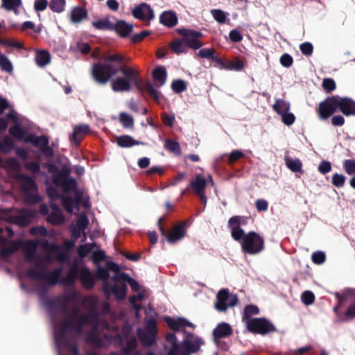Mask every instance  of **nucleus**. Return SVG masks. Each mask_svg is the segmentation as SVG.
<instances>
[{
    "instance_id": "0eeeda50",
    "label": "nucleus",
    "mask_w": 355,
    "mask_h": 355,
    "mask_svg": "<svg viewBox=\"0 0 355 355\" xmlns=\"http://www.w3.org/2000/svg\"><path fill=\"white\" fill-rule=\"evenodd\" d=\"M290 103L281 98H276L273 110L281 116L282 121L286 125H292L295 120V115L290 112Z\"/></svg>"
},
{
    "instance_id": "412c9836",
    "label": "nucleus",
    "mask_w": 355,
    "mask_h": 355,
    "mask_svg": "<svg viewBox=\"0 0 355 355\" xmlns=\"http://www.w3.org/2000/svg\"><path fill=\"white\" fill-rule=\"evenodd\" d=\"M187 335V338L182 341V346L188 353H196L202 344V339L200 338H196L194 340H191L190 338H193V334L184 331Z\"/></svg>"
},
{
    "instance_id": "052dcab7",
    "label": "nucleus",
    "mask_w": 355,
    "mask_h": 355,
    "mask_svg": "<svg viewBox=\"0 0 355 355\" xmlns=\"http://www.w3.org/2000/svg\"><path fill=\"white\" fill-rule=\"evenodd\" d=\"M44 272L43 269L42 271H38L37 269L32 268L27 270L26 276L30 279L42 280L44 277Z\"/></svg>"
},
{
    "instance_id": "7ed1b4c3",
    "label": "nucleus",
    "mask_w": 355,
    "mask_h": 355,
    "mask_svg": "<svg viewBox=\"0 0 355 355\" xmlns=\"http://www.w3.org/2000/svg\"><path fill=\"white\" fill-rule=\"evenodd\" d=\"M239 242L243 252L250 255L260 253L265 247L263 238L254 231L244 234Z\"/></svg>"
},
{
    "instance_id": "774afa93",
    "label": "nucleus",
    "mask_w": 355,
    "mask_h": 355,
    "mask_svg": "<svg viewBox=\"0 0 355 355\" xmlns=\"http://www.w3.org/2000/svg\"><path fill=\"white\" fill-rule=\"evenodd\" d=\"M19 167L17 159L14 157H10L4 161L3 168L12 170H17Z\"/></svg>"
},
{
    "instance_id": "338daca9",
    "label": "nucleus",
    "mask_w": 355,
    "mask_h": 355,
    "mask_svg": "<svg viewBox=\"0 0 355 355\" xmlns=\"http://www.w3.org/2000/svg\"><path fill=\"white\" fill-rule=\"evenodd\" d=\"M312 261L315 264H322L325 261V254L322 251L314 252L311 255Z\"/></svg>"
},
{
    "instance_id": "4c0bfd02",
    "label": "nucleus",
    "mask_w": 355,
    "mask_h": 355,
    "mask_svg": "<svg viewBox=\"0 0 355 355\" xmlns=\"http://www.w3.org/2000/svg\"><path fill=\"white\" fill-rule=\"evenodd\" d=\"M36 244L32 241H28L25 245L26 259L28 261H35L37 258L35 254Z\"/></svg>"
},
{
    "instance_id": "5701e85b",
    "label": "nucleus",
    "mask_w": 355,
    "mask_h": 355,
    "mask_svg": "<svg viewBox=\"0 0 355 355\" xmlns=\"http://www.w3.org/2000/svg\"><path fill=\"white\" fill-rule=\"evenodd\" d=\"M80 275V270L77 263H73L69 269L65 277L60 279V284L62 285H73L77 280Z\"/></svg>"
},
{
    "instance_id": "ddd939ff",
    "label": "nucleus",
    "mask_w": 355,
    "mask_h": 355,
    "mask_svg": "<svg viewBox=\"0 0 355 355\" xmlns=\"http://www.w3.org/2000/svg\"><path fill=\"white\" fill-rule=\"evenodd\" d=\"M90 128L87 124H80L74 126L73 132L69 134V138L71 146L77 148L80 142L89 133Z\"/></svg>"
},
{
    "instance_id": "20e7f679",
    "label": "nucleus",
    "mask_w": 355,
    "mask_h": 355,
    "mask_svg": "<svg viewBox=\"0 0 355 355\" xmlns=\"http://www.w3.org/2000/svg\"><path fill=\"white\" fill-rule=\"evenodd\" d=\"M165 218L166 216H163L158 219L157 227L161 234L166 237L168 243H175L185 236L187 229L190 225L188 220L182 221L176 224L173 227L171 232L168 233L162 226V223Z\"/></svg>"
},
{
    "instance_id": "37998d69",
    "label": "nucleus",
    "mask_w": 355,
    "mask_h": 355,
    "mask_svg": "<svg viewBox=\"0 0 355 355\" xmlns=\"http://www.w3.org/2000/svg\"><path fill=\"white\" fill-rule=\"evenodd\" d=\"M243 68V62L238 58H236L231 61L227 62L225 66V69L230 71H241Z\"/></svg>"
},
{
    "instance_id": "473e14b6",
    "label": "nucleus",
    "mask_w": 355,
    "mask_h": 355,
    "mask_svg": "<svg viewBox=\"0 0 355 355\" xmlns=\"http://www.w3.org/2000/svg\"><path fill=\"white\" fill-rule=\"evenodd\" d=\"M166 76V69L163 66L157 67L153 70V76L159 87L165 84Z\"/></svg>"
},
{
    "instance_id": "680f3d73",
    "label": "nucleus",
    "mask_w": 355,
    "mask_h": 355,
    "mask_svg": "<svg viewBox=\"0 0 355 355\" xmlns=\"http://www.w3.org/2000/svg\"><path fill=\"white\" fill-rule=\"evenodd\" d=\"M62 306H63V304L61 302L60 298H59L58 297H57L54 299H52L47 302L48 308H49L51 309H53L54 311H60L62 313Z\"/></svg>"
},
{
    "instance_id": "a878e982",
    "label": "nucleus",
    "mask_w": 355,
    "mask_h": 355,
    "mask_svg": "<svg viewBox=\"0 0 355 355\" xmlns=\"http://www.w3.org/2000/svg\"><path fill=\"white\" fill-rule=\"evenodd\" d=\"M62 267H58L50 272H44V277L42 281L47 282L50 285L55 286L58 283H60L61 275L62 272Z\"/></svg>"
},
{
    "instance_id": "423d86ee",
    "label": "nucleus",
    "mask_w": 355,
    "mask_h": 355,
    "mask_svg": "<svg viewBox=\"0 0 355 355\" xmlns=\"http://www.w3.org/2000/svg\"><path fill=\"white\" fill-rule=\"evenodd\" d=\"M248 330L257 334L265 335L270 332L277 331L275 325L265 318H254L246 322Z\"/></svg>"
},
{
    "instance_id": "6e6552de",
    "label": "nucleus",
    "mask_w": 355,
    "mask_h": 355,
    "mask_svg": "<svg viewBox=\"0 0 355 355\" xmlns=\"http://www.w3.org/2000/svg\"><path fill=\"white\" fill-rule=\"evenodd\" d=\"M114 282L115 284L112 285L108 281H105L103 284V291L107 295L112 293L116 300H123L127 295V285L122 280Z\"/></svg>"
},
{
    "instance_id": "de8ad7c7",
    "label": "nucleus",
    "mask_w": 355,
    "mask_h": 355,
    "mask_svg": "<svg viewBox=\"0 0 355 355\" xmlns=\"http://www.w3.org/2000/svg\"><path fill=\"white\" fill-rule=\"evenodd\" d=\"M0 67L2 71L8 73H12L13 70L12 62L6 55L2 53H0Z\"/></svg>"
},
{
    "instance_id": "a211bd4d",
    "label": "nucleus",
    "mask_w": 355,
    "mask_h": 355,
    "mask_svg": "<svg viewBox=\"0 0 355 355\" xmlns=\"http://www.w3.org/2000/svg\"><path fill=\"white\" fill-rule=\"evenodd\" d=\"M17 180L20 184L21 190L24 193L36 191L37 190V186L33 178L26 174H18L17 175Z\"/></svg>"
},
{
    "instance_id": "8fccbe9b",
    "label": "nucleus",
    "mask_w": 355,
    "mask_h": 355,
    "mask_svg": "<svg viewBox=\"0 0 355 355\" xmlns=\"http://www.w3.org/2000/svg\"><path fill=\"white\" fill-rule=\"evenodd\" d=\"M14 148V142L10 137H5L0 141V152L7 153L10 152Z\"/></svg>"
},
{
    "instance_id": "bf43d9fd",
    "label": "nucleus",
    "mask_w": 355,
    "mask_h": 355,
    "mask_svg": "<svg viewBox=\"0 0 355 355\" xmlns=\"http://www.w3.org/2000/svg\"><path fill=\"white\" fill-rule=\"evenodd\" d=\"M343 168L349 175H355V160L345 159L343 162Z\"/></svg>"
},
{
    "instance_id": "69168bd1",
    "label": "nucleus",
    "mask_w": 355,
    "mask_h": 355,
    "mask_svg": "<svg viewBox=\"0 0 355 355\" xmlns=\"http://www.w3.org/2000/svg\"><path fill=\"white\" fill-rule=\"evenodd\" d=\"M302 302L306 306L311 305L314 302L315 295L313 292L306 291L302 293L301 297Z\"/></svg>"
},
{
    "instance_id": "f3484780",
    "label": "nucleus",
    "mask_w": 355,
    "mask_h": 355,
    "mask_svg": "<svg viewBox=\"0 0 355 355\" xmlns=\"http://www.w3.org/2000/svg\"><path fill=\"white\" fill-rule=\"evenodd\" d=\"M9 133L17 141L26 144H27V139L31 134L29 132L28 128L23 125L21 122H17L14 125L11 126L9 129Z\"/></svg>"
},
{
    "instance_id": "c03bdc74",
    "label": "nucleus",
    "mask_w": 355,
    "mask_h": 355,
    "mask_svg": "<svg viewBox=\"0 0 355 355\" xmlns=\"http://www.w3.org/2000/svg\"><path fill=\"white\" fill-rule=\"evenodd\" d=\"M65 4V0H51L49 6L53 12L60 13L64 10Z\"/></svg>"
},
{
    "instance_id": "bb28decb",
    "label": "nucleus",
    "mask_w": 355,
    "mask_h": 355,
    "mask_svg": "<svg viewBox=\"0 0 355 355\" xmlns=\"http://www.w3.org/2000/svg\"><path fill=\"white\" fill-rule=\"evenodd\" d=\"M112 280L114 281H121L125 282V284H128L133 292H137L139 289V285L138 282L130 277L127 273L121 272L118 274H115L112 277Z\"/></svg>"
},
{
    "instance_id": "39448f33",
    "label": "nucleus",
    "mask_w": 355,
    "mask_h": 355,
    "mask_svg": "<svg viewBox=\"0 0 355 355\" xmlns=\"http://www.w3.org/2000/svg\"><path fill=\"white\" fill-rule=\"evenodd\" d=\"M27 140V144L33 146L42 155H54L56 153L57 146L53 142L50 144L49 139L46 135L38 136L31 133Z\"/></svg>"
},
{
    "instance_id": "5fc2aeb1",
    "label": "nucleus",
    "mask_w": 355,
    "mask_h": 355,
    "mask_svg": "<svg viewBox=\"0 0 355 355\" xmlns=\"http://www.w3.org/2000/svg\"><path fill=\"white\" fill-rule=\"evenodd\" d=\"M61 204L66 210V211L69 214H71L73 210V204L74 201L73 198L69 196H61Z\"/></svg>"
},
{
    "instance_id": "aec40b11",
    "label": "nucleus",
    "mask_w": 355,
    "mask_h": 355,
    "mask_svg": "<svg viewBox=\"0 0 355 355\" xmlns=\"http://www.w3.org/2000/svg\"><path fill=\"white\" fill-rule=\"evenodd\" d=\"M36 211L33 209H21L13 219L15 223L21 227H26L31 223V219L36 216Z\"/></svg>"
},
{
    "instance_id": "ea45409f",
    "label": "nucleus",
    "mask_w": 355,
    "mask_h": 355,
    "mask_svg": "<svg viewBox=\"0 0 355 355\" xmlns=\"http://www.w3.org/2000/svg\"><path fill=\"white\" fill-rule=\"evenodd\" d=\"M21 5V0H2V7L8 11H13L16 15L19 13L18 9Z\"/></svg>"
},
{
    "instance_id": "e2e57ef3",
    "label": "nucleus",
    "mask_w": 355,
    "mask_h": 355,
    "mask_svg": "<svg viewBox=\"0 0 355 355\" xmlns=\"http://www.w3.org/2000/svg\"><path fill=\"white\" fill-rule=\"evenodd\" d=\"M166 148L171 153L178 154L180 151V147L177 141L173 140H166L165 142Z\"/></svg>"
},
{
    "instance_id": "f8f14e48",
    "label": "nucleus",
    "mask_w": 355,
    "mask_h": 355,
    "mask_svg": "<svg viewBox=\"0 0 355 355\" xmlns=\"http://www.w3.org/2000/svg\"><path fill=\"white\" fill-rule=\"evenodd\" d=\"M337 110L336 96L327 98L325 101L319 104V117L322 120H326L336 112Z\"/></svg>"
},
{
    "instance_id": "9d476101",
    "label": "nucleus",
    "mask_w": 355,
    "mask_h": 355,
    "mask_svg": "<svg viewBox=\"0 0 355 355\" xmlns=\"http://www.w3.org/2000/svg\"><path fill=\"white\" fill-rule=\"evenodd\" d=\"M248 218L243 216H234L228 220V227L231 230V236L236 241H240L245 232L241 225L247 224Z\"/></svg>"
},
{
    "instance_id": "f704fd0d",
    "label": "nucleus",
    "mask_w": 355,
    "mask_h": 355,
    "mask_svg": "<svg viewBox=\"0 0 355 355\" xmlns=\"http://www.w3.org/2000/svg\"><path fill=\"white\" fill-rule=\"evenodd\" d=\"M115 141L119 146L122 148H130L139 144L138 141L129 135L116 137Z\"/></svg>"
},
{
    "instance_id": "2f4dec72",
    "label": "nucleus",
    "mask_w": 355,
    "mask_h": 355,
    "mask_svg": "<svg viewBox=\"0 0 355 355\" xmlns=\"http://www.w3.org/2000/svg\"><path fill=\"white\" fill-rule=\"evenodd\" d=\"M114 29L122 37L128 36L133 29V26L131 24H128L124 21H119L116 23Z\"/></svg>"
},
{
    "instance_id": "c756f323",
    "label": "nucleus",
    "mask_w": 355,
    "mask_h": 355,
    "mask_svg": "<svg viewBox=\"0 0 355 355\" xmlns=\"http://www.w3.org/2000/svg\"><path fill=\"white\" fill-rule=\"evenodd\" d=\"M159 21L168 27H173L178 23V17L172 11H165L159 17Z\"/></svg>"
},
{
    "instance_id": "393cba45",
    "label": "nucleus",
    "mask_w": 355,
    "mask_h": 355,
    "mask_svg": "<svg viewBox=\"0 0 355 355\" xmlns=\"http://www.w3.org/2000/svg\"><path fill=\"white\" fill-rule=\"evenodd\" d=\"M233 334L231 326L227 322H220L213 330V336L215 339L227 338Z\"/></svg>"
},
{
    "instance_id": "a19ab883",
    "label": "nucleus",
    "mask_w": 355,
    "mask_h": 355,
    "mask_svg": "<svg viewBox=\"0 0 355 355\" xmlns=\"http://www.w3.org/2000/svg\"><path fill=\"white\" fill-rule=\"evenodd\" d=\"M76 296L75 293H73L71 295H64L62 296H59L58 297L60 298L61 302L63 304L62 306V313L67 315L66 318H69L71 313L73 311V310L76 308L78 309V307H74L71 311H69L67 304L69 302L72 301Z\"/></svg>"
},
{
    "instance_id": "4468645a",
    "label": "nucleus",
    "mask_w": 355,
    "mask_h": 355,
    "mask_svg": "<svg viewBox=\"0 0 355 355\" xmlns=\"http://www.w3.org/2000/svg\"><path fill=\"white\" fill-rule=\"evenodd\" d=\"M132 14L135 18L150 21L155 18L153 10L146 3H141L134 8Z\"/></svg>"
},
{
    "instance_id": "f03ea898",
    "label": "nucleus",
    "mask_w": 355,
    "mask_h": 355,
    "mask_svg": "<svg viewBox=\"0 0 355 355\" xmlns=\"http://www.w3.org/2000/svg\"><path fill=\"white\" fill-rule=\"evenodd\" d=\"M80 309L76 308L71 313L69 318L63 319L57 330V339L73 355H79L78 347L67 338V334L74 331L76 334H82L85 324L92 322L97 323L98 313L96 310H92L89 313L80 315Z\"/></svg>"
},
{
    "instance_id": "4d7b16f0",
    "label": "nucleus",
    "mask_w": 355,
    "mask_h": 355,
    "mask_svg": "<svg viewBox=\"0 0 355 355\" xmlns=\"http://www.w3.org/2000/svg\"><path fill=\"white\" fill-rule=\"evenodd\" d=\"M345 180L346 178L344 175L337 173L333 174L331 178L332 184L337 188L343 187L345 185Z\"/></svg>"
},
{
    "instance_id": "cd10ccee",
    "label": "nucleus",
    "mask_w": 355,
    "mask_h": 355,
    "mask_svg": "<svg viewBox=\"0 0 355 355\" xmlns=\"http://www.w3.org/2000/svg\"><path fill=\"white\" fill-rule=\"evenodd\" d=\"M137 336L144 346L150 347L156 342L155 334L146 331L141 328L137 330Z\"/></svg>"
},
{
    "instance_id": "c85d7f7f",
    "label": "nucleus",
    "mask_w": 355,
    "mask_h": 355,
    "mask_svg": "<svg viewBox=\"0 0 355 355\" xmlns=\"http://www.w3.org/2000/svg\"><path fill=\"white\" fill-rule=\"evenodd\" d=\"M207 187V181L205 178L200 175H197L195 180L189 183V188L194 193H200L205 191Z\"/></svg>"
},
{
    "instance_id": "79ce46f5",
    "label": "nucleus",
    "mask_w": 355,
    "mask_h": 355,
    "mask_svg": "<svg viewBox=\"0 0 355 355\" xmlns=\"http://www.w3.org/2000/svg\"><path fill=\"white\" fill-rule=\"evenodd\" d=\"M21 243L19 241H12L8 247L3 248L0 250V257H6L15 253L20 247Z\"/></svg>"
},
{
    "instance_id": "13d9d810",
    "label": "nucleus",
    "mask_w": 355,
    "mask_h": 355,
    "mask_svg": "<svg viewBox=\"0 0 355 355\" xmlns=\"http://www.w3.org/2000/svg\"><path fill=\"white\" fill-rule=\"evenodd\" d=\"M171 88L175 93L179 94L187 89V85L183 80L178 79L172 83Z\"/></svg>"
},
{
    "instance_id": "6ab92c4d",
    "label": "nucleus",
    "mask_w": 355,
    "mask_h": 355,
    "mask_svg": "<svg viewBox=\"0 0 355 355\" xmlns=\"http://www.w3.org/2000/svg\"><path fill=\"white\" fill-rule=\"evenodd\" d=\"M165 322L173 331H178L181 328L191 327L195 328V325L187 320L184 318H178L176 319L173 318L170 316H166L164 318Z\"/></svg>"
},
{
    "instance_id": "6e6d98bb",
    "label": "nucleus",
    "mask_w": 355,
    "mask_h": 355,
    "mask_svg": "<svg viewBox=\"0 0 355 355\" xmlns=\"http://www.w3.org/2000/svg\"><path fill=\"white\" fill-rule=\"evenodd\" d=\"M259 313V309L257 306L253 304L247 305L244 309L243 319H251L250 317Z\"/></svg>"
},
{
    "instance_id": "4be33fe9",
    "label": "nucleus",
    "mask_w": 355,
    "mask_h": 355,
    "mask_svg": "<svg viewBox=\"0 0 355 355\" xmlns=\"http://www.w3.org/2000/svg\"><path fill=\"white\" fill-rule=\"evenodd\" d=\"M229 291L226 288L220 290L216 295V302L215 303V308L220 312L226 311L227 309V300L229 299Z\"/></svg>"
},
{
    "instance_id": "0e129e2a",
    "label": "nucleus",
    "mask_w": 355,
    "mask_h": 355,
    "mask_svg": "<svg viewBox=\"0 0 355 355\" xmlns=\"http://www.w3.org/2000/svg\"><path fill=\"white\" fill-rule=\"evenodd\" d=\"M92 248L93 244L92 243H85L83 245H80L77 249L78 256L80 258H85L87 254L92 251Z\"/></svg>"
},
{
    "instance_id": "dca6fc26",
    "label": "nucleus",
    "mask_w": 355,
    "mask_h": 355,
    "mask_svg": "<svg viewBox=\"0 0 355 355\" xmlns=\"http://www.w3.org/2000/svg\"><path fill=\"white\" fill-rule=\"evenodd\" d=\"M337 108L344 115L348 116H355V101L348 97H340L336 96Z\"/></svg>"
},
{
    "instance_id": "c9c22d12",
    "label": "nucleus",
    "mask_w": 355,
    "mask_h": 355,
    "mask_svg": "<svg viewBox=\"0 0 355 355\" xmlns=\"http://www.w3.org/2000/svg\"><path fill=\"white\" fill-rule=\"evenodd\" d=\"M87 16V10L82 7H76L71 12V20L74 23L80 22Z\"/></svg>"
},
{
    "instance_id": "49530a36",
    "label": "nucleus",
    "mask_w": 355,
    "mask_h": 355,
    "mask_svg": "<svg viewBox=\"0 0 355 355\" xmlns=\"http://www.w3.org/2000/svg\"><path fill=\"white\" fill-rule=\"evenodd\" d=\"M213 18L219 24L225 23L228 14L220 9H212L210 11Z\"/></svg>"
},
{
    "instance_id": "f257e3e1",
    "label": "nucleus",
    "mask_w": 355,
    "mask_h": 355,
    "mask_svg": "<svg viewBox=\"0 0 355 355\" xmlns=\"http://www.w3.org/2000/svg\"><path fill=\"white\" fill-rule=\"evenodd\" d=\"M124 57L120 54H112L105 58L104 62L95 63L92 66V75L94 80L101 85L106 84L112 77L121 72L123 77L112 80V89L115 92H129L133 85L137 90L145 89L155 100L159 101L161 93L150 83H144L137 70L122 65Z\"/></svg>"
},
{
    "instance_id": "58836bf2",
    "label": "nucleus",
    "mask_w": 355,
    "mask_h": 355,
    "mask_svg": "<svg viewBox=\"0 0 355 355\" xmlns=\"http://www.w3.org/2000/svg\"><path fill=\"white\" fill-rule=\"evenodd\" d=\"M50 54L46 51H39L36 52L35 62L40 67H44L48 64L50 62Z\"/></svg>"
},
{
    "instance_id": "1a4fd4ad",
    "label": "nucleus",
    "mask_w": 355,
    "mask_h": 355,
    "mask_svg": "<svg viewBox=\"0 0 355 355\" xmlns=\"http://www.w3.org/2000/svg\"><path fill=\"white\" fill-rule=\"evenodd\" d=\"M75 245L73 241H67L65 242V248L58 244L51 243L48 245V250L52 252H57L55 257L56 260L60 263H68L70 259L69 250Z\"/></svg>"
},
{
    "instance_id": "603ef678",
    "label": "nucleus",
    "mask_w": 355,
    "mask_h": 355,
    "mask_svg": "<svg viewBox=\"0 0 355 355\" xmlns=\"http://www.w3.org/2000/svg\"><path fill=\"white\" fill-rule=\"evenodd\" d=\"M137 347V341L135 338H130L126 340L123 351L125 355H130Z\"/></svg>"
},
{
    "instance_id": "09e8293b",
    "label": "nucleus",
    "mask_w": 355,
    "mask_h": 355,
    "mask_svg": "<svg viewBox=\"0 0 355 355\" xmlns=\"http://www.w3.org/2000/svg\"><path fill=\"white\" fill-rule=\"evenodd\" d=\"M93 26L99 30H112L114 28L113 24H112L107 19H101L92 22Z\"/></svg>"
},
{
    "instance_id": "7c9ffc66",
    "label": "nucleus",
    "mask_w": 355,
    "mask_h": 355,
    "mask_svg": "<svg viewBox=\"0 0 355 355\" xmlns=\"http://www.w3.org/2000/svg\"><path fill=\"white\" fill-rule=\"evenodd\" d=\"M98 323V321L97 323L92 322V324H94V329L88 333L86 337V342L94 346L95 347L100 348L103 346V340L95 331V330L97 329ZM90 324H92V323Z\"/></svg>"
},
{
    "instance_id": "72a5a7b5",
    "label": "nucleus",
    "mask_w": 355,
    "mask_h": 355,
    "mask_svg": "<svg viewBox=\"0 0 355 355\" xmlns=\"http://www.w3.org/2000/svg\"><path fill=\"white\" fill-rule=\"evenodd\" d=\"M355 318V302L347 306L343 313H338V320L340 322H349Z\"/></svg>"
},
{
    "instance_id": "b1692460",
    "label": "nucleus",
    "mask_w": 355,
    "mask_h": 355,
    "mask_svg": "<svg viewBox=\"0 0 355 355\" xmlns=\"http://www.w3.org/2000/svg\"><path fill=\"white\" fill-rule=\"evenodd\" d=\"M80 280L82 285L86 289H92L94 287L95 282L89 268L84 267L80 271Z\"/></svg>"
},
{
    "instance_id": "e433bc0d",
    "label": "nucleus",
    "mask_w": 355,
    "mask_h": 355,
    "mask_svg": "<svg viewBox=\"0 0 355 355\" xmlns=\"http://www.w3.org/2000/svg\"><path fill=\"white\" fill-rule=\"evenodd\" d=\"M286 166L293 172H302V164L299 159H293L291 157H285Z\"/></svg>"
},
{
    "instance_id": "3c124183",
    "label": "nucleus",
    "mask_w": 355,
    "mask_h": 355,
    "mask_svg": "<svg viewBox=\"0 0 355 355\" xmlns=\"http://www.w3.org/2000/svg\"><path fill=\"white\" fill-rule=\"evenodd\" d=\"M171 49L175 53L180 54L187 51V45L184 40L182 41L178 40L171 44Z\"/></svg>"
},
{
    "instance_id": "2eb2a0df",
    "label": "nucleus",
    "mask_w": 355,
    "mask_h": 355,
    "mask_svg": "<svg viewBox=\"0 0 355 355\" xmlns=\"http://www.w3.org/2000/svg\"><path fill=\"white\" fill-rule=\"evenodd\" d=\"M48 168L49 171L53 173L52 182L57 187H60L71 173V170L67 166H62L60 170H58L55 164H50Z\"/></svg>"
},
{
    "instance_id": "a18cd8bd",
    "label": "nucleus",
    "mask_w": 355,
    "mask_h": 355,
    "mask_svg": "<svg viewBox=\"0 0 355 355\" xmlns=\"http://www.w3.org/2000/svg\"><path fill=\"white\" fill-rule=\"evenodd\" d=\"M119 121L124 128H132L134 125L133 117L125 112L119 114Z\"/></svg>"
},
{
    "instance_id": "9b49d317",
    "label": "nucleus",
    "mask_w": 355,
    "mask_h": 355,
    "mask_svg": "<svg viewBox=\"0 0 355 355\" xmlns=\"http://www.w3.org/2000/svg\"><path fill=\"white\" fill-rule=\"evenodd\" d=\"M180 34L183 36L184 42L187 46L193 49H199L203 44L200 42V38L202 37V33L191 29H182Z\"/></svg>"
},
{
    "instance_id": "864d4df0",
    "label": "nucleus",
    "mask_w": 355,
    "mask_h": 355,
    "mask_svg": "<svg viewBox=\"0 0 355 355\" xmlns=\"http://www.w3.org/2000/svg\"><path fill=\"white\" fill-rule=\"evenodd\" d=\"M76 187V180L73 178H70L69 175L60 187L62 188V189L65 192H69L70 191L74 190Z\"/></svg>"
}]
</instances>
